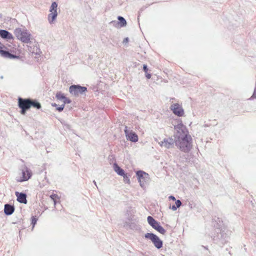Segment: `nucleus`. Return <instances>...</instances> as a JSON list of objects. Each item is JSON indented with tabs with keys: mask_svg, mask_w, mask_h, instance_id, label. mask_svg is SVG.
I'll list each match as a JSON object with an SVG mask.
<instances>
[{
	"mask_svg": "<svg viewBox=\"0 0 256 256\" xmlns=\"http://www.w3.org/2000/svg\"><path fill=\"white\" fill-rule=\"evenodd\" d=\"M174 130L176 131L174 136L176 138H180L184 135L190 136L188 130L186 126L182 123L178 124L174 126Z\"/></svg>",
	"mask_w": 256,
	"mask_h": 256,
	"instance_id": "5",
	"label": "nucleus"
},
{
	"mask_svg": "<svg viewBox=\"0 0 256 256\" xmlns=\"http://www.w3.org/2000/svg\"><path fill=\"white\" fill-rule=\"evenodd\" d=\"M151 76H152V75L148 73V72H146V78L150 79V78Z\"/></svg>",
	"mask_w": 256,
	"mask_h": 256,
	"instance_id": "36",
	"label": "nucleus"
},
{
	"mask_svg": "<svg viewBox=\"0 0 256 256\" xmlns=\"http://www.w3.org/2000/svg\"><path fill=\"white\" fill-rule=\"evenodd\" d=\"M22 178L19 180L20 182L26 181L28 180L32 176V172L30 169L28 168L27 167H25L22 170Z\"/></svg>",
	"mask_w": 256,
	"mask_h": 256,
	"instance_id": "12",
	"label": "nucleus"
},
{
	"mask_svg": "<svg viewBox=\"0 0 256 256\" xmlns=\"http://www.w3.org/2000/svg\"><path fill=\"white\" fill-rule=\"evenodd\" d=\"M66 127H67L68 128V127H69V125H68V126H66Z\"/></svg>",
	"mask_w": 256,
	"mask_h": 256,
	"instance_id": "41",
	"label": "nucleus"
},
{
	"mask_svg": "<svg viewBox=\"0 0 256 256\" xmlns=\"http://www.w3.org/2000/svg\"><path fill=\"white\" fill-rule=\"evenodd\" d=\"M50 198L53 200L54 204L56 205V198L58 196L56 194H52L50 196Z\"/></svg>",
	"mask_w": 256,
	"mask_h": 256,
	"instance_id": "28",
	"label": "nucleus"
},
{
	"mask_svg": "<svg viewBox=\"0 0 256 256\" xmlns=\"http://www.w3.org/2000/svg\"><path fill=\"white\" fill-rule=\"evenodd\" d=\"M38 218L36 216H32L31 218V224L32 225V230L34 229L35 225L36 224Z\"/></svg>",
	"mask_w": 256,
	"mask_h": 256,
	"instance_id": "26",
	"label": "nucleus"
},
{
	"mask_svg": "<svg viewBox=\"0 0 256 256\" xmlns=\"http://www.w3.org/2000/svg\"><path fill=\"white\" fill-rule=\"evenodd\" d=\"M159 144L161 146H164L168 149L174 146L172 144V143H170V142H168L167 140H164L163 141H162L160 142Z\"/></svg>",
	"mask_w": 256,
	"mask_h": 256,
	"instance_id": "22",
	"label": "nucleus"
},
{
	"mask_svg": "<svg viewBox=\"0 0 256 256\" xmlns=\"http://www.w3.org/2000/svg\"><path fill=\"white\" fill-rule=\"evenodd\" d=\"M136 175L140 186L142 188L146 186V181L148 180V179L149 178L148 174L146 172L140 170H138L136 172Z\"/></svg>",
	"mask_w": 256,
	"mask_h": 256,
	"instance_id": "9",
	"label": "nucleus"
},
{
	"mask_svg": "<svg viewBox=\"0 0 256 256\" xmlns=\"http://www.w3.org/2000/svg\"><path fill=\"white\" fill-rule=\"evenodd\" d=\"M1 17H2V14H0V18H1Z\"/></svg>",
	"mask_w": 256,
	"mask_h": 256,
	"instance_id": "43",
	"label": "nucleus"
},
{
	"mask_svg": "<svg viewBox=\"0 0 256 256\" xmlns=\"http://www.w3.org/2000/svg\"><path fill=\"white\" fill-rule=\"evenodd\" d=\"M164 140H167L168 142H170L172 143V145H174V144L176 142V138H174V140L172 138H164Z\"/></svg>",
	"mask_w": 256,
	"mask_h": 256,
	"instance_id": "31",
	"label": "nucleus"
},
{
	"mask_svg": "<svg viewBox=\"0 0 256 256\" xmlns=\"http://www.w3.org/2000/svg\"><path fill=\"white\" fill-rule=\"evenodd\" d=\"M144 237L145 238L150 240L156 248L160 249L162 247V240L154 233L148 232L144 234Z\"/></svg>",
	"mask_w": 256,
	"mask_h": 256,
	"instance_id": "4",
	"label": "nucleus"
},
{
	"mask_svg": "<svg viewBox=\"0 0 256 256\" xmlns=\"http://www.w3.org/2000/svg\"><path fill=\"white\" fill-rule=\"evenodd\" d=\"M15 208L14 205L10 204H6L4 206V213L6 216H10L14 212Z\"/></svg>",
	"mask_w": 256,
	"mask_h": 256,
	"instance_id": "15",
	"label": "nucleus"
},
{
	"mask_svg": "<svg viewBox=\"0 0 256 256\" xmlns=\"http://www.w3.org/2000/svg\"><path fill=\"white\" fill-rule=\"evenodd\" d=\"M254 98H256V88H254L253 94L250 98V100H253Z\"/></svg>",
	"mask_w": 256,
	"mask_h": 256,
	"instance_id": "33",
	"label": "nucleus"
},
{
	"mask_svg": "<svg viewBox=\"0 0 256 256\" xmlns=\"http://www.w3.org/2000/svg\"><path fill=\"white\" fill-rule=\"evenodd\" d=\"M213 220L214 222H215L214 224V226L216 228V230L226 226L222 218H220L216 216L214 218Z\"/></svg>",
	"mask_w": 256,
	"mask_h": 256,
	"instance_id": "16",
	"label": "nucleus"
},
{
	"mask_svg": "<svg viewBox=\"0 0 256 256\" xmlns=\"http://www.w3.org/2000/svg\"><path fill=\"white\" fill-rule=\"evenodd\" d=\"M30 108L32 107L37 110H40L42 108L41 104L36 99L29 98Z\"/></svg>",
	"mask_w": 256,
	"mask_h": 256,
	"instance_id": "19",
	"label": "nucleus"
},
{
	"mask_svg": "<svg viewBox=\"0 0 256 256\" xmlns=\"http://www.w3.org/2000/svg\"><path fill=\"white\" fill-rule=\"evenodd\" d=\"M170 109L172 110L174 114L180 117L184 114L183 108L178 103L172 104L170 106Z\"/></svg>",
	"mask_w": 256,
	"mask_h": 256,
	"instance_id": "11",
	"label": "nucleus"
},
{
	"mask_svg": "<svg viewBox=\"0 0 256 256\" xmlns=\"http://www.w3.org/2000/svg\"><path fill=\"white\" fill-rule=\"evenodd\" d=\"M124 132L127 140L133 142H136L138 141V136L132 130H128V126H125Z\"/></svg>",
	"mask_w": 256,
	"mask_h": 256,
	"instance_id": "10",
	"label": "nucleus"
},
{
	"mask_svg": "<svg viewBox=\"0 0 256 256\" xmlns=\"http://www.w3.org/2000/svg\"><path fill=\"white\" fill-rule=\"evenodd\" d=\"M52 106L53 107H55L56 108V110L58 112H62L64 108V104H62L60 106H58L56 104V103H52Z\"/></svg>",
	"mask_w": 256,
	"mask_h": 256,
	"instance_id": "24",
	"label": "nucleus"
},
{
	"mask_svg": "<svg viewBox=\"0 0 256 256\" xmlns=\"http://www.w3.org/2000/svg\"><path fill=\"white\" fill-rule=\"evenodd\" d=\"M148 70V66L146 64H144L143 65V70L145 72V73H146Z\"/></svg>",
	"mask_w": 256,
	"mask_h": 256,
	"instance_id": "34",
	"label": "nucleus"
},
{
	"mask_svg": "<svg viewBox=\"0 0 256 256\" xmlns=\"http://www.w3.org/2000/svg\"><path fill=\"white\" fill-rule=\"evenodd\" d=\"M175 205L180 208L182 205V202L180 200H177L175 201Z\"/></svg>",
	"mask_w": 256,
	"mask_h": 256,
	"instance_id": "32",
	"label": "nucleus"
},
{
	"mask_svg": "<svg viewBox=\"0 0 256 256\" xmlns=\"http://www.w3.org/2000/svg\"><path fill=\"white\" fill-rule=\"evenodd\" d=\"M117 18L118 22L120 28H123L126 26V21L124 17L119 16H118Z\"/></svg>",
	"mask_w": 256,
	"mask_h": 256,
	"instance_id": "21",
	"label": "nucleus"
},
{
	"mask_svg": "<svg viewBox=\"0 0 256 256\" xmlns=\"http://www.w3.org/2000/svg\"><path fill=\"white\" fill-rule=\"evenodd\" d=\"M147 220L148 224L154 230L160 224V223L154 219L152 216H148Z\"/></svg>",
	"mask_w": 256,
	"mask_h": 256,
	"instance_id": "17",
	"label": "nucleus"
},
{
	"mask_svg": "<svg viewBox=\"0 0 256 256\" xmlns=\"http://www.w3.org/2000/svg\"><path fill=\"white\" fill-rule=\"evenodd\" d=\"M4 48V44H2L0 42V51L1 50H2Z\"/></svg>",
	"mask_w": 256,
	"mask_h": 256,
	"instance_id": "38",
	"label": "nucleus"
},
{
	"mask_svg": "<svg viewBox=\"0 0 256 256\" xmlns=\"http://www.w3.org/2000/svg\"><path fill=\"white\" fill-rule=\"evenodd\" d=\"M192 139L190 135H184L180 138L176 139L175 144L182 152H188L192 148Z\"/></svg>",
	"mask_w": 256,
	"mask_h": 256,
	"instance_id": "1",
	"label": "nucleus"
},
{
	"mask_svg": "<svg viewBox=\"0 0 256 256\" xmlns=\"http://www.w3.org/2000/svg\"><path fill=\"white\" fill-rule=\"evenodd\" d=\"M87 91L86 87L81 86L80 84H73L69 88L70 94L75 96H78L80 94L82 95Z\"/></svg>",
	"mask_w": 256,
	"mask_h": 256,
	"instance_id": "6",
	"label": "nucleus"
},
{
	"mask_svg": "<svg viewBox=\"0 0 256 256\" xmlns=\"http://www.w3.org/2000/svg\"><path fill=\"white\" fill-rule=\"evenodd\" d=\"M110 24H112L113 26H114V27H116V28H120L118 20V21L112 20V22H110Z\"/></svg>",
	"mask_w": 256,
	"mask_h": 256,
	"instance_id": "30",
	"label": "nucleus"
},
{
	"mask_svg": "<svg viewBox=\"0 0 256 256\" xmlns=\"http://www.w3.org/2000/svg\"><path fill=\"white\" fill-rule=\"evenodd\" d=\"M58 4L56 2H52L50 7V13L48 15V20L50 24L53 23V22L56 20L58 12H57Z\"/></svg>",
	"mask_w": 256,
	"mask_h": 256,
	"instance_id": "8",
	"label": "nucleus"
},
{
	"mask_svg": "<svg viewBox=\"0 0 256 256\" xmlns=\"http://www.w3.org/2000/svg\"><path fill=\"white\" fill-rule=\"evenodd\" d=\"M231 232H232L228 230L226 226L216 229L213 240L216 243L224 244L228 242Z\"/></svg>",
	"mask_w": 256,
	"mask_h": 256,
	"instance_id": "2",
	"label": "nucleus"
},
{
	"mask_svg": "<svg viewBox=\"0 0 256 256\" xmlns=\"http://www.w3.org/2000/svg\"><path fill=\"white\" fill-rule=\"evenodd\" d=\"M1 17H2V14H0V18H1Z\"/></svg>",
	"mask_w": 256,
	"mask_h": 256,
	"instance_id": "44",
	"label": "nucleus"
},
{
	"mask_svg": "<svg viewBox=\"0 0 256 256\" xmlns=\"http://www.w3.org/2000/svg\"><path fill=\"white\" fill-rule=\"evenodd\" d=\"M156 230L162 234H164L166 232V230L160 224L156 228Z\"/></svg>",
	"mask_w": 256,
	"mask_h": 256,
	"instance_id": "25",
	"label": "nucleus"
},
{
	"mask_svg": "<svg viewBox=\"0 0 256 256\" xmlns=\"http://www.w3.org/2000/svg\"><path fill=\"white\" fill-rule=\"evenodd\" d=\"M0 54L2 56L6 58L10 59L18 58V56L15 54H11L9 51L4 50L3 49L0 51Z\"/></svg>",
	"mask_w": 256,
	"mask_h": 256,
	"instance_id": "18",
	"label": "nucleus"
},
{
	"mask_svg": "<svg viewBox=\"0 0 256 256\" xmlns=\"http://www.w3.org/2000/svg\"><path fill=\"white\" fill-rule=\"evenodd\" d=\"M93 182L97 186L96 182L94 180L93 181Z\"/></svg>",
	"mask_w": 256,
	"mask_h": 256,
	"instance_id": "40",
	"label": "nucleus"
},
{
	"mask_svg": "<svg viewBox=\"0 0 256 256\" xmlns=\"http://www.w3.org/2000/svg\"><path fill=\"white\" fill-rule=\"evenodd\" d=\"M168 198H169V200H172L173 201H176V198L174 196H169Z\"/></svg>",
	"mask_w": 256,
	"mask_h": 256,
	"instance_id": "37",
	"label": "nucleus"
},
{
	"mask_svg": "<svg viewBox=\"0 0 256 256\" xmlns=\"http://www.w3.org/2000/svg\"><path fill=\"white\" fill-rule=\"evenodd\" d=\"M1 17H2V14H0V18H1Z\"/></svg>",
	"mask_w": 256,
	"mask_h": 256,
	"instance_id": "42",
	"label": "nucleus"
},
{
	"mask_svg": "<svg viewBox=\"0 0 256 256\" xmlns=\"http://www.w3.org/2000/svg\"><path fill=\"white\" fill-rule=\"evenodd\" d=\"M65 96H66L64 94L62 93L61 92H57L56 94V98L58 100H62V101H63Z\"/></svg>",
	"mask_w": 256,
	"mask_h": 256,
	"instance_id": "23",
	"label": "nucleus"
},
{
	"mask_svg": "<svg viewBox=\"0 0 256 256\" xmlns=\"http://www.w3.org/2000/svg\"><path fill=\"white\" fill-rule=\"evenodd\" d=\"M15 194L17 198L16 200L20 203L26 204L28 202L26 194L24 192H16Z\"/></svg>",
	"mask_w": 256,
	"mask_h": 256,
	"instance_id": "13",
	"label": "nucleus"
},
{
	"mask_svg": "<svg viewBox=\"0 0 256 256\" xmlns=\"http://www.w3.org/2000/svg\"><path fill=\"white\" fill-rule=\"evenodd\" d=\"M0 36L7 40H14L12 34L8 31L4 30H0Z\"/></svg>",
	"mask_w": 256,
	"mask_h": 256,
	"instance_id": "14",
	"label": "nucleus"
},
{
	"mask_svg": "<svg viewBox=\"0 0 256 256\" xmlns=\"http://www.w3.org/2000/svg\"><path fill=\"white\" fill-rule=\"evenodd\" d=\"M62 102H63L62 104H64V106L66 104H68L71 103L72 100L70 98L65 96Z\"/></svg>",
	"mask_w": 256,
	"mask_h": 256,
	"instance_id": "29",
	"label": "nucleus"
},
{
	"mask_svg": "<svg viewBox=\"0 0 256 256\" xmlns=\"http://www.w3.org/2000/svg\"><path fill=\"white\" fill-rule=\"evenodd\" d=\"M113 168L115 172L120 176H124V170L121 168L116 163H114L113 165Z\"/></svg>",
	"mask_w": 256,
	"mask_h": 256,
	"instance_id": "20",
	"label": "nucleus"
},
{
	"mask_svg": "<svg viewBox=\"0 0 256 256\" xmlns=\"http://www.w3.org/2000/svg\"><path fill=\"white\" fill-rule=\"evenodd\" d=\"M14 34L16 38L25 44H28L31 42L32 35L25 28H16Z\"/></svg>",
	"mask_w": 256,
	"mask_h": 256,
	"instance_id": "3",
	"label": "nucleus"
},
{
	"mask_svg": "<svg viewBox=\"0 0 256 256\" xmlns=\"http://www.w3.org/2000/svg\"><path fill=\"white\" fill-rule=\"evenodd\" d=\"M18 106L20 109V112L22 114L24 115L26 112L30 109L29 98H18Z\"/></svg>",
	"mask_w": 256,
	"mask_h": 256,
	"instance_id": "7",
	"label": "nucleus"
},
{
	"mask_svg": "<svg viewBox=\"0 0 256 256\" xmlns=\"http://www.w3.org/2000/svg\"><path fill=\"white\" fill-rule=\"evenodd\" d=\"M128 42V38H124V40H123V42L124 43L127 42Z\"/></svg>",
	"mask_w": 256,
	"mask_h": 256,
	"instance_id": "39",
	"label": "nucleus"
},
{
	"mask_svg": "<svg viewBox=\"0 0 256 256\" xmlns=\"http://www.w3.org/2000/svg\"><path fill=\"white\" fill-rule=\"evenodd\" d=\"M124 178V181L125 183L130 184V180L129 177L126 174H125L124 176H122Z\"/></svg>",
	"mask_w": 256,
	"mask_h": 256,
	"instance_id": "27",
	"label": "nucleus"
},
{
	"mask_svg": "<svg viewBox=\"0 0 256 256\" xmlns=\"http://www.w3.org/2000/svg\"><path fill=\"white\" fill-rule=\"evenodd\" d=\"M178 206H176L175 204L172 205V206H170V208L172 209L173 210H176Z\"/></svg>",
	"mask_w": 256,
	"mask_h": 256,
	"instance_id": "35",
	"label": "nucleus"
}]
</instances>
